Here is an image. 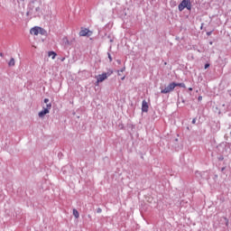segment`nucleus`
<instances>
[{"label": "nucleus", "mask_w": 231, "mask_h": 231, "mask_svg": "<svg viewBox=\"0 0 231 231\" xmlns=\"http://www.w3.org/2000/svg\"><path fill=\"white\" fill-rule=\"evenodd\" d=\"M41 6H42V0H32L29 3V12H41Z\"/></svg>", "instance_id": "f257e3e1"}, {"label": "nucleus", "mask_w": 231, "mask_h": 231, "mask_svg": "<svg viewBox=\"0 0 231 231\" xmlns=\"http://www.w3.org/2000/svg\"><path fill=\"white\" fill-rule=\"evenodd\" d=\"M178 8L179 12H183L185 8H187V10H192V4L190 3V0H182Z\"/></svg>", "instance_id": "f03ea898"}, {"label": "nucleus", "mask_w": 231, "mask_h": 231, "mask_svg": "<svg viewBox=\"0 0 231 231\" xmlns=\"http://www.w3.org/2000/svg\"><path fill=\"white\" fill-rule=\"evenodd\" d=\"M31 35H46V30L42 27L35 26L30 30Z\"/></svg>", "instance_id": "7ed1b4c3"}, {"label": "nucleus", "mask_w": 231, "mask_h": 231, "mask_svg": "<svg viewBox=\"0 0 231 231\" xmlns=\"http://www.w3.org/2000/svg\"><path fill=\"white\" fill-rule=\"evenodd\" d=\"M175 88H176V83L171 82L166 88L162 89L161 93H162V95H167V93H171V91H174Z\"/></svg>", "instance_id": "20e7f679"}, {"label": "nucleus", "mask_w": 231, "mask_h": 231, "mask_svg": "<svg viewBox=\"0 0 231 231\" xmlns=\"http://www.w3.org/2000/svg\"><path fill=\"white\" fill-rule=\"evenodd\" d=\"M50 109H51V103L47 104L46 107H43V110L39 112L38 116L43 118V116H46L50 113Z\"/></svg>", "instance_id": "39448f33"}, {"label": "nucleus", "mask_w": 231, "mask_h": 231, "mask_svg": "<svg viewBox=\"0 0 231 231\" xmlns=\"http://www.w3.org/2000/svg\"><path fill=\"white\" fill-rule=\"evenodd\" d=\"M93 32L91 31H89V29H86V28H81L80 32H79V37H86V36H90L92 35Z\"/></svg>", "instance_id": "423d86ee"}, {"label": "nucleus", "mask_w": 231, "mask_h": 231, "mask_svg": "<svg viewBox=\"0 0 231 231\" xmlns=\"http://www.w3.org/2000/svg\"><path fill=\"white\" fill-rule=\"evenodd\" d=\"M108 75L107 73H103V74H99L97 77V84H100V82H104V80H106L107 79Z\"/></svg>", "instance_id": "0eeeda50"}, {"label": "nucleus", "mask_w": 231, "mask_h": 231, "mask_svg": "<svg viewBox=\"0 0 231 231\" xmlns=\"http://www.w3.org/2000/svg\"><path fill=\"white\" fill-rule=\"evenodd\" d=\"M147 111H149V105L147 104V101L143 100L142 102V112L147 113Z\"/></svg>", "instance_id": "6e6552de"}, {"label": "nucleus", "mask_w": 231, "mask_h": 231, "mask_svg": "<svg viewBox=\"0 0 231 231\" xmlns=\"http://www.w3.org/2000/svg\"><path fill=\"white\" fill-rule=\"evenodd\" d=\"M8 66H9L10 68L15 66V59L11 58V60H10L9 62H8Z\"/></svg>", "instance_id": "1a4fd4ad"}, {"label": "nucleus", "mask_w": 231, "mask_h": 231, "mask_svg": "<svg viewBox=\"0 0 231 231\" xmlns=\"http://www.w3.org/2000/svg\"><path fill=\"white\" fill-rule=\"evenodd\" d=\"M49 57H51L52 60H55V57H57V54L55 51H49L48 52Z\"/></svg>", "instance_id": "9d476101"}, {"label": "nucleus", "mask_w": 231, "mask_h": 231, "mask_svg": "<svg viewBox=\"0 0 231 231\" xmlns=\"http://www.w3.org/2000/svg\"><path fill=\"white\" fill-rule=\"evenodd\" d=\"M73 216L76 217V219H79V217H80V215L79 214V211L77 209H73Z\"/></svg>", "instance_id": "9b49d317"}, {"label": "nucleus", "mask_w": 231, "mask_h": 231, "mask_svg": "<svg viewBox=\"0 0 231 231\" xmlns=\"http://www.w3.org/2000/svg\"><path fill=\"white\" fill-rule=\"evenodd\" d=\"M176 88H187V86H185V83H175Z\"/></svg>", "instance_id": "f8f14e48"}, {"label": "nucleus", "mask_w": 231, "mask_h": 231, "mask_svg": "<svg viewBox=\"0 0 231 231\" xmlns=\"http://www.w3.org/2000/svg\"><path fill=\"white\" fill-rule=\"evenodd\" d=\"M108 59H109V61H110V62H113V58L111 57V54H110V53H108Z\"/></svg>", "instance_id": "ddd939ff"}, {"label": "nucleus", "mask_w": 231, "mask_h": 231, "mask_svg": "<svg viewBox=\"0 0 231 231\" xmlns=\"http://www.w3.org/2000/svg\"><path fill=\"white\" fill-rule=\"evenodd\" d=\"M49 102H50V99H48V98H45V99H44V104H47V105H48Z\"/></svg>", "instance_id": "4468645a"}, {"label": "nucleus", "mask_w": 231, "mask_h": 231, "mask_svg": "<svg viewBox=\"0 0 231 231\" xmlns=\"http://www.w3.org/2000/svg\"><path fill=\"white\" fill-rule=\"evenodd\" d=\"M124 71H125V67L119 70L120 73H124Z\"/></svg>", "instance_id": "2eb2a0df"}, {"label": "nucleus", "mask_w": 231, "mask_h": 231, "mask_svg": "<svg viewBox=\"0 0 231 231\" xmlns=\"http://www.w3.org/2000/svg\"><path fill=\"white\" fill-rule=\"evenodd\" d=\"M209 67H210V64L207 63V64L205 65V69H207V68H209Z\"/></svg>", "instance_id": "dca6fc26"}, {"label": "nucleus", "mask_w": 231, "mask_h": 231, "mask_svg": "<svg viewBox=\"0 0 231 231\" xmlns=\"http://www.w3.org/2000/svg\"><path fill=\"white\" fill-rule=\"evenodd\" d=\"M199 101L203 100V97L199 96Z\"/></svg>", "instance_id": "f3484780"}, {"label": "nucleus", "mask_w": 231, "mask_h": 231, "mask_svg": "<svg viewBox=\"0 0 231 231\" xmlns=\"http://www.w3.org/2000/svg\"><path fill=\"white\" fill-rule=\"evenodd\" d=\"M192 124H196V118L192 120Z\"/></svg>", "instance_id": "a211bd4d"}, {"label": "nucleus", "mask_w": 231, "mask_h": 231, "mask_svg": "<svg viewBox=\"0 0 231 231\" xmlns=\"http://www.w3.org/2000/svg\"><path fill=\"white\" fill-rule=\"evenodd\" d=\"M64 60H66V58L61 59V62H64Z\"/></svg>", "instance_id": "6ab92c4d"}, {"label": "nucleus", "mask_w": 231, "mask_h": 231, "mask_svg": "<svg viewBox=\"0 0 231 231\" xmlns=\"http://www.w3.org/2000/svg\"><path fill=\"white\" fill-rule=\"evenodd\" d=\"M100 212H102V209L98 208L97 213H100Z\"/></svg>", "instance_id": "aec40b11"}, {"label": "nucleus", "mask_w": 231, "mask_h": 231, "mask_svg": "<svg viewBox=\"0 0 231 231\" xmlns=\"http://www.w3.org/2000/svg\"><path fill=\"white\" fill-rule=\"evenodd\" d=\"M118 75H119V76L122 75V72H120V70H118Z\"/></svg>", "instance_id": "412c9836"}, {"label": "nucleus", "mask_w": 231, "mask_h": 231, "mask_svg": "<svg viewBox=\"0 0 231 231\" xmlns=\"http://www.w3.org/2000/svg\"><path fill=\"white\" fill-rule=\"evenodd\" d=\"M125 79V76H124L122 79H121V80H124Z\"/></svg>", "instance_id": "4be33fe9"}, {"label": "nucleus", "mask_w": 231, "mask_h": 231, "mask_svg": "<svg viewBox=\"0 0 231 231\" xmlns=\"http://www.w3.org/2000/svg\"><path fill=\"white\" fill-rule=\"evenodd\" d=\"M189 91H192V88H189Z\"/></svg>", "instance_id": "5701e85b"}, {"label": "nucleus", "mask_w": 231, "mask_h": 231, "mask_svg": "<svg viewBox=\"0 0 231 231\" xmlns=\"http://www.w3.org/2000/svg\"><path fill=\"white\" fill-rule=\"evenodd\" d=\"M1 57H3V53H0Z\"/></svg>", "instance_id": "b1692460"}, {"label": "nucleus", "mask_w": 231, "mask_h": 231, "mask_svg": "<svg viewBox=\"0 0 231 231\" xmlns=\"http://www.w3.org/2000/svg\"><path fill=\"white\" fill-rule=\"evenodd\" d=\"M208 35H210V32H208Z\"/></svg>", "instance_id": "393cba45"}, {"label": "nucleus", "mask_w": 231, "mask_h": 231, "mask_svg": "<svg viewBox=\"0 0 231 231\" xmlns=\"http://www.w3.org/2000/svg\"><path fill=\"white\" fill-rule=\"evenodd\" d=\"M23 1V3H24V0H22Z\"/></svg>", "instance_id": "a878e982"}, {"label": "nucleus", "mask_w": 231, "mask_h": 231, "mask_svg": "<svg viewBox=\"0 0 231 231\" xmlns=\"http://www.w3.org/2000/svg\"><path fill=\"white\" fill-rule=\"evenodd\" d=\"M118 63L120 64V60L118 61Z\"/></svg>", "instance_id": "bb28decb"}]
</instances>
